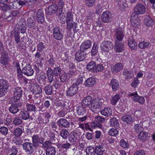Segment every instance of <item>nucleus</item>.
Listing matches in <instances>:
<instances>
[{
	"mask_svg": "<svg viewBox=\"0 0 155 155\" xmlns=\"http://www.w3.org/2000/svg\"><path fill=\"white\" fill-rule=\"evenodd\" d=\"M23 95V91L20 87H16L14 91L13 97L11 100V103L17 105L18 106H21L23 103L20 99Z\"/></svg>",
	"mask_w": 155,
	"mask_h": 155,
	"instance_id": "nucleus-1",
	"label": "nucleus"
},
{
	"mask_svg": "<svg viewBox=\"0 0 155 155\" xmlns=\"http://www.w3.org/2000/svg\"><path fill=\"white\" fill-rule=\"evenodd\" d=\"M32 143L35 148L41 147V144L45 141V139L43 137L37 134H34L31 137Z\"/></svg>",
	"mask_w": 155,
	"mask_h": 155,
	"instance_id": "nucleus-2",
	"label": "nucleus"
},
{
	"mask_svg": "<svg viewBox=\"0 0 155 155\" xmlns=\"http://www.w3.org/2000/svg\"><path fill=\"white\" fill-rule=\"evenodd\" d=\"M9 87L8 81L5 79H0V97L4 96L7 93Z\"/></svg>",
	"mask_w": 155,
	"mask_h": 155,
	"instance_id": "nucleus-3",
	"label": "nucleus"
},
{
	"mask_svg": "<svg viewBox=\"0 0 155 155\" xmlns=\"http://www.w3.org/2000/svg\"><path fill=\"white\" fill-rule=\"evenodd\" d=\"M81 134L78 130L71 131L68 137L69 142L74 144L78 142L80 138Z\"/></svg>",
	"mask_w": 155,
	"mask_h": 155,
	"instance_id": "nucleus-4",
	"label": "nucleus"
},
{
	"mask_svg": "<svg viewBox=\"0 0 155 155\" xmlns=\"http://www.w3.org/2000/svg\"><path fill=\"white\" fill-rule=\"evenodd\" d=\"M146 11L145 6L142 4H137L135 6L134 9V12L132 14L137 15L144 14Z\"/></svg>",
	"mask_w": 155,
	"mask_h": 155,
	"instance_id": "nucleus-5",
	"label": "nucleus"
},
{
	"mask_svg": "<svg viewBox=\"0 0 155 155\" xmlns=\"http://www.w3.org/2000/svg\"><path fill=\"white\" fill-rule=\"evenodd\" d=\"M103 100L98 98L94 99L92 101L91 110L93 112H95L96 110L99 109L102 105Z\"/></svg>",
	"mask_w": 155,
	"mask_h": 155,
	"instance_id": "nucleus-6",
	"label": "nucleus"
},
{
	"mask_svg": "<svg viewBox=\"0 0 155 155\" xmlns=\"http://www.w3.org/2000/svg\"><path fill=\"white\" fill-rule=\"evenodd\" d=\"M23 150L27 155H33L34 149L33 148V145L32 143L29 142H25L22 145Z\"/></svg>",
	"mask_w": 155,
	"mask_h": 155,
	"instance_id": "nucleus-7",
	"label": "nucleus"
},
{
	"mask_svg": "<svg viewBox=\"0 0 155 155\" xmlns=\"http://www.w3.org/2000/svg\"><path fill=\"white\" fill-rule=\"evenodd\" d=\"M114 47L113 43L110 41H104L101 45V48L104 52H108Z\"/></svg>",
	"mask_w": 155,
	"mask_h": 155,
	"instance_id": "nucleus-8",
	"label": "nucleus"
},
{
	"mask_svg": "<svg viewBox=\"0 0 155 155\" xmlns=\"http://www.w3.org/2000/svg\"><path fill=\"white\" fill-rule=\"evenodd\" d=\"M78 90V87L77 84L73 83L70 87L68 88L66 91L67 95L68 97H71L77 93Z\"/></svg>",
	"mask_w": 155,
	"mask_h": 155,
	"instance_id": "nucleus-9",
	"label": "nucleus"
},
{
	"mask_svg": "<svg viewBox=\"0 0 155 155\" xmlns=\"http://www.w3.org/2000/svg\"><path fill=\"white\" fill-rule=\"evenodd\" d=\"M53 34L54 38L58 40H61L64 37L63 33L58 27H55L53 29Z\"/></svg>",
	"mask_w": 155,
	"mask_h": 155,
	"instance_id": "nucleus-10",
	"label": "nucleus"
},
{
	"mask_svg": "<svg viewBox=\"0 0 155 155\" xmlns=\"http://www.w3.org/2000/svg\"><path fill=\"white\" fill-rule=\"evenodd\" d=\"M101 18L102 21L105 23L111 22L113 19L112 14L108 11L104 12L101 15Z\"/></svg>",
	"mask_w": 155,
	"mask_h": 155,
	"instance_id": "nucleus-11",
	"label": "nucleus"
},
{
	"mask_svg": "<svg viewBox=\"0 0 155 155\" xmlns=\"http://www.w3.org/2000/svg\"><path fill=\"white\" fill-rule=\"evenodd\" d=\"M124 36L123 31L121 28H119L117 29L115 31L114 38L115 39V41H122Z\"/></svg>",
	"mask_w": 155,
	"mask_h": 155,
	"instance_id": "nucleus-12",
	"label": "nucleus"
},
{
	"mask_svg": "<svg viewBox=\"0 0 155 155\" xmlns=\"http://www.w3.org/2000/svg\"><path fill=\"white\" fill-rule=\"evenodd\" d=\"M114 44V49L117 52H121L124 50V45L121 41H115Z\"/></svg>",
	"mask_w": 155,
	"mask_h": 155,
	"instance_id": "nucleus-13",
	"label": "nucleus"
},
{
	"mask_svg": "<svg viewBox=\"0 0 155 155\" xmlns=\"http://www.w3.org/2000/svg\"><path fill=\"white\" fill-rule=\"evenodd\" d=\"M132 14L131 18V23L132 26L135 28L138 27L140 25V21L138 20L137 15Z\"/></svg>",
	"mask_w": 155,
	"mask_h": 155,
	"instance_id": "nucleus-14",
	"label": "nucleus"
},
{
	"mask_svg": "<svg viewBox=\"0 0 155 155\" xmlns=\"http://www.w3.org/2000/svg\"><path fill=\"white\" fill-rule=\"evenodd\" d=\"M32 92L35 94H40L42 91L41 87L37 84H35L31 88Z\"/></svg>",
	"mask_w": 155,
	"mask_h": 155,
	"instance_id": "nucleus-15",
	"label": "nucleus"
},
{
	"mask_svg": "<svg viewBox=\"0 0 155 155\" xmlns=\"http://www.w3.org/2000/svg\"><path fill=\"white\" fill-rule=\"evenodd\" d=\"M57 124L60 127L68 128L70 126V123L66 119L61 118L57 121Z\"/></svg>",
	"mask_w": 155,
	"mask_h": 155,
	"instance_id": "nucleus-16",
	"label": "nucleus"
},
{
	"mask_svg": "<svg viewBox=\"0 0 155 155\" xmlns=\"http://www.w3.org/2000/svg\"><path fill=\"white\" fill-rule=\"evenodd\" d=\"M110 85L113 91H116L119 88V82L117 80L115 79H112L111 80Z\"/></svg>",
	"mask_w": 155,
	"mask_h": 155,
	"instance_id": "nucleus-17",
	"label": "nucleus"
},
{
	"mask_svg": "<svg viewBox=\"0 0 155 155\" xmlns=\"http://www.w3.org/2000/svg\"><path fill=\"white\" fill-rule=\"evenodd\" d=\"M47 13L49 15H51L54 13H56L58 11V7L56 4H53L49 6L48 8Z\"/></svg>",
	"mask_w": 155,
	"mask_h": 155,
	"instance_id": "nucleus-18",
	"label": "nucleus"
},
{
	"mask_svg": "<svg viewBox=\"0 0 155 155\" xmlns=\"http://www.w3.org/2000/svg\"><path fill=\"white\" fill-rule=\"evenodd\" d=\"M91 45V42L90 40H87L82 44L80 46L81 51H84L90 48Z\"/></svg>",
	"mask_w": 155,
	"mask_h": 155,
	"instance_id": "nucleus-19",
	"label": "nucleus"
},
{
	"mask_svg": "<svg viewBox=\"0 0 155 155\" xmlns=\"http://www.w3.org/2000/svg\"><path fill=\"white\" fill-rule=\"evenodd\" d=\"M86 55L84 51H78L75 54V58L78 61H81L84 59Z\"/></svg>",
	"mask_w": 155,
	"mask_h": 155,
	"instance_id": "nucleus-20",
	"label": "nucleus"
},
{
	"mask_svg": "<svg viewBox=\"0 0 155 155\" xmlns=\"http://www.w3.org/2000/svg\"><path fill=\"white\" fill-rule=\"evenodd\" d=\"M92 97L91 96H87L82 99L81 101L82 106H89L92 103Z\"/></svg>",
	"mask_w": 155,
	"mask_h": 155,
	"instance_id": "nucleus-21",
	"label": "nucleus"
},
{
	"mask_svg": "<svg viewBox=\"0 0 155 155\" xmlns=\"http://www.w3.org/2000/svg\"><path fill=\"white\" fill-rule=\"evenodd\" d=\"M21 117L22 119L27 120L29 118L30 115L28 111L24 108H23L21 110Z\"/></svg>",
	"mask_w": 155,
	"mask_h": 155,
	"instance_id": "nucleus-22",
	"label": "nucleus"
},
{
	"mask_svg": "<svg viewBox=\"0 0 155 155\" xmlns=\"http://www.w3.org/2000/svg\"><path fill=\"white\" fill-rule=\"evenodd\" d=\"M44 14L42 10L39 9L37 13V20L38 22L42 23L45 21Z\"/></svg>",
	"mask_w": 155,
	"mask_h": 155,
	"instance_id": "nucleus-23",
	"label": "nucleus"
},
{
	"mask_svg": "<svg viewBox=\"0 0 155 155\" xmlns=\"http://www.w3.org/2000/svg\"><path fill=\"white\" fill-rule=\"evenodd\" d=\"M105 65L104 63L99 64L96 65L95 62L91 61L87 64V68H104Z\"/></svg>",
	"mask_w": 155,
	"mask_h": 155,
	"instance_id": "nucleus-24",
	"label": "nucleus"
},
{
	"mask_svg": "<svg viewBox=\"0 0 155 155\" xmlns=\"http://www.w3.org/2000/svg\"><path fill=\"white\" fill-rule=\"evenodd\" d=\"M95 153L97 155H103L105 151L104 147L102 145H99L95 146Z\"/></svg>",
	"mask_w": 155,
	"mask_h": 155,
	"instance_id": "nucleus-25",
	"label": "nucleus"
},
{
	"mask_svg": "<svg viewBox=\"0 0 155 155\" xmlns=\"http://www.w3.org/2000/svg\"><path fill=\"white\" fill-rule=\"evenodd\" d=\"M10 60L8 55L6 53H3L2 54L1 58V63L3 65H7Z\"/></svg>",
	"mask_w": 155,
	"mask_h": 155,
	"instance_id": "nucleus-26",
	"label": "nucleus"
},
{
	"mask_svg": "<svg viewBox=\"0 0 155 155\" xmlns=\"http://www.w3.org/2000/svg\"><path fill=\"white\" fill-rule=\"evenodd\" d=\"M12 104L9 108V110L10 113L13 114H16L19 110V109L18 107L21 106H18L17 105L15 104L12 103Z\"/></svg>",
	"mask_w": 155,
	"mask_h": 155,
	"instance_id": "nucleus-27",
	"label": "nucleus"
},
{
	"mask_svg": "<svg viewBox=\"0 0 155 155\" xmlns=\"http://www.w3.org/2000/svg\"><path fill=\"white\" fill-rule=\"evenodd\" d=\"M144 22L147 27H151L154 24V21L149 15L147 16L144 19Z\"/></svg>",
	"mask_w": 155,
	"mask_h": 155,
	"instance_id": "nucleus-28",
	"label": "nucleus"
},
{
	"mask_svg": "<svg viewBox=\"0 0 155 155\" xmlns=\"http://www.w3.org/2000/svg\"><path fill=\"white\" fill-rule=\"evenodd\" d=\"M45 114V122H44L43 121V120L41 118H39V120L40 121L39 123H44V124H46L48 123L49 121L50 118L51 117V111L49 110L48 111H47L46 112L44 113Z\"/></svg>",
	"mask_w": 155,
	"mask_h": 155,
	"instance_id": "nucleus-29",
	"label": "nucleus"
},
{
	"mask_svg": "<svg viewBox=\"0 0 155 155\" xmlns=\"http://www.w3.org/2000/svg\"><path fill=\"white\" fill-rule=\"evenodd\" d=\"M123 75L127 80L130 79L134 76L133 72L130 71L127 69L124 70Z\"/></svg>",
	"mask_w": 155,
	"mask_h": 155,
	"instance_id": "nucleus-30",
	"label": "nucleus"
},
{
	"mask_svg": "<svg viewBox=\"0 0 155 155\" xmlns=\"http://www.w3.org/2000/svg\"><path fill=\"white\" fill-rule=\"evenodd\" d=\"M23 129L19 127H17L15 129L13 132V135L15 137H20L21 136L23 133Z\"/></svg>",
	"mask_w": 155,
	"mask_h": 155,
	"instance_id": "nucleus-31",
	"label": "nucleus"
},
{
	"mask_svg": "<svg viewBox=\"0 0 155 155\" xmlns=\"http://www.w3.org/2000/svg\"><path fill=\"white\" fill-rule=\"evenodd\" d=\"M101 114L103 115L108 116L112 114V110L110 108L106 107L101 111Z\"/></svg>",
	"mask_w": 155,
	"mask_h": 155,
	"instance_id": "nucleus-32",
	"label": "nucleus"
},
{
	"mask_svg": "<svg viewBox=\"0 0 155 155\" xmlns=\"http://www.w3.org/2000/svg\"><path fill=\"white\" fill-rule=\"evenodd\" d=\"M128 45L131 49L135 50L136 48L137 44L133 38H129L128 39Z\"/></svg>",
	"mask_w": 155,
	"mask_h": 155,
	"instance_id": "nucleus-33",
	"label": "nucleus"
},
{
	"mask_svg": "<svg viewBox=\"0 0 155 155\" xmlns=\"http://www.w3.org/2000/svg\"><path fill=\"white\" fill-rule=\"evenodd\" d=\"M66 23L67 24V27L69 31H71L73 28H74L73 29L74 31L76 29L77 27V25L73 21H66Z\"/></svg>",
	"mask_w": 155,
	"mask_h": 155,
	"instance_id": "nucleus-34",
	"label": "nucleus"
},
{
	"mask_svg": "<svg viewBox=\"0 0 155 155\" xmlns=\"http://www.w3.org/2000/svg\"><path fill=\"white\" fill-rule=\"evenodd\" d=\"M96 83L95 79L93 78H89L85 81V86L87 87L93 86Z\"/></svg>",
	"mask_w": 155,
	"mask_h": 155,
	"instance_id": "nucleus-35",
	"label": "nucleus"
},
{
	"mask_svg": "<svg viewBox=\"0 0 155 155\" xmlns=\"http://www.w3.org/2000/svg\"><path fill=\"white\" fill-rule=\"evenodd\" d=\"M110 125L112 127H114L116 129L119 127V123L118 120L115 118H113L110 120Z\"/></svg>",
	"mask_w": 155,
	"mask_h": 155,
	"instance_id": "nucleus-36",
	"label": "nucleus"
},
{
	"mask_svg": "<svg viewBox=\"0 0 155 155\" xmlns=\"http://www.w3.org/2000/svg\"><path fill=\"white\" fill-rule=\"evenodd\" d=\"M69 133L68 131L66 129H63L60 132V135L64 139L66 140L69 136Z\"/></svg>",
	"mask_w": 155,
	"mask_h": 155,
	"instance_id": "nucleus-37",
	"label": "nucleus"
},
{
	"mask_svg": "<svg viewBox=\"0 0 155 155\" xmlns=\"http://www.w3.org/2000/svg\"><path fill=\"white\" fill-rule=\"evenodd\" d=\"M121 119L123 121L126 122L127 124H130L132 121V117L129 115L123 116Z\"/></svg>",
	"mask_w": 155,
	"mask_h": 155,
	"instance_id": "nucleus-38",
	"label": "nucleus"
},
{
	"mask_svg": "<svg viewBox=\"0 0 155 155\" xmlns=\"http://www.w3.org/2000/svg\"><path fill=\"white\" fill-rule=\"evenodd\" d=\"M56 150L53 147H49L47 148L46 150V155H55Z\"/></svg>",
	"mask_w": 155,
	"mask_h": 155,
	"instance_id": "nucleus-39",
	"label": "nucleus"
},
{
	"mask_svg": "<svg viewBox=\"0 0 155 155\" xmlns=\"http://www.w3.org/2000/svg\"><path fill=\"white\" fill-rule=\"evenodd\" d=\"M77 112L79 116H83L86 114L85 110L83 106H78L77 107Z\"/></svg>",
	"mask_w": 155,
	"mask_h": 155,
	"instance_id": "nucleus-40",
	"label": "nucleus"
},
{
	"mask_svg": "<svg viewBox=\"0 0 155 155\" xmlns=\"http://www.w3.org/2000/svg\"><path fill=\"white\" fill-rule=\"evenodd\" d=\"M12 123L15 126H17L21 125L23 123V121L20 117H17L13 118Z\"/></svg>",
	"mask_w": 155,
	"mask_h": 155,
	"instance_id": "nucleus-41",
	"label": "nucleus"
},
{
	"mask_svg": "<svg viewBox=\"0 0 155 155\" xmlns=\"http://www.w3.org/2000/svg\"><path fill=\"white\" fill-rule=\"evenodd\" d=\"M26 107L27 109V110L28 111H34V112H35L36 111L37 108L35 104L33 105L28 103L26 104Z\"/></svg>",
	"mask_w": 155,
	"mask_h": 155,
	"instance_id": "nucleus-42",
	"label": "nucleus"
},
{
	"mask_svg": "<svg viewBox=\"0 0 155 155\" xmlns=\"http://www.w3.org/2000/svg\"><path fill=\"white\" fill-rule=\"evenodd\" d=\"M22 72L23 73L28 76L32 75L34 72L32 68H22Z\"/></svg>",
	"mask_w": 155,
	"mask_h": 155,
	"instance_id": "nucleus-43",
	"label": "nucleus"
},
{
	"mask_svg": "<svg viewBox=\"0 0 155 155\" xmlns=\"http://www.w3.org/2000/svg\"><path fill=\"white\" fill-rule=\"evenodd\" d=\"M95 148L93 147H88L86 149V155H95Z\"/></svg>",
	"mask_w": 155,
	"mask_h": 155,
	"instance_id": "nucleus-44",
	"label": "nucleus"
},
{
	"mask_svg": "<svg viewBox=\"0 0 155 155\" xmlns=\"http://www.w3.org/2000/svg\"><path fill=\"white\" fill-rule=\"evenodd\" d=\"M12 141L17 146H19L22 145L23 140L19 137H14L12 139Z\"/></svg>",
	"mask_w": 155,
	"mask_h": 155,
	"instance_id": "nucleus-45",
	"label": "nucleus"
},
{
	"mask_svg": "<svg viewBox=\"0 0 155 155\" xmlns=\"http://www.w3.org/2000/svg\"><path fill=\"white\" fill-rule=\"evenodd\" d=\"M46 77L45 74H42L40 75L37 79L39 83L42 85H45L46 82Z\"/></svg>",
	"mask_w": 155,
	"mask_h": 155,
	"instance_id": "nucleus-46",
	"label": "nucleus"
},
{
	"mask_svg": "<svg viewBox=\"0 0 155 155\" xmlns=\"http://www.w3.org/2000/svg\"><path fill=\"white\" fill-rule=\"evenodd\" d=\"M58 6L60 7L58 9V11L57 12V15L59 16L61 15L62 12V9L64 5V2L62 0H60L58 3Z\"/></svg>",
	"mask_w": 155,
	"mask_h": 155,
	"instance_id": "nucleus-47",
	"label": "nucleus"
},
{
	"mask_svg": "<svg viewBox=\"0 0 155 155\" xmlns=\"http://www.w3.org/2000/svg\"><path fill=\"white\" fill-rule=\"evenodd\" d=\"M150 43L149 42L146 41H141L140 42L138 46L141 49H144L147 48L149 46Z\"/></svg>",
	"mask_w": 155,
	"mask_h": 155,
	"instance_id": "nucleus-48",
	"label": "nucleus"
},
{
	"mask_svg": "<svg viewBox=\"0 0 155 155\" xmlns=\"http://www.w3.org/2000/svg\"><path fill=\"white\" fill-rule=\"evenodd\" d=\"M98 47L95 44H94L92 47V50L91 51V55L93 58H95V57L96 56L98 53Z\"/></svg>",
	"mask_w": 155,
	"mask_h": 155,
	"instance_id": "nucleus-49",
	"label": "nucleus"
},
{
	"mask_svg": "<svg viewBox=\"0 0 155 155\" xmlns=\"http://www.w3.org/2000/svg\"><path fill=\"white\" fill-rule=\"evenodd\" d=\"M120 98V96L119 94H116L113 97L111 100L112 104L115 105Z\"/></svg>",
	"mask_w": 155,
	"mask_h": 155,
	"instance_id": "nucleus-50",
	"label": "nucleus"
},
{
	"mask_svg": "<svg viewBox=\"0 0 155 155\" xmlns=\"http://www.w3.org/2000/svg\"><path fill=\"white\" fill-rule=\"evenodd\" d=\"M148 136V133L144 131L141 132L138 135V138L140 140H144L147 138Z\"/></svg>",
	"mask_w": 155,
	"mask_h": 155,
	"instance_id": "nucleus-51",
	"label": "nucleus"
},
{
	"mask_svg": "<svg viewBox=\"0 0 155 155\" xmlns=\"http://www.w3.org/2000/svg\"><path fill=\"white\" fill-rule=\"evenodd\" d=\"M19 32L18 30H15L14 31V38L15 41L17 44L20 42V37L19 36Z\"/></svg>",
	"mask_w": 155,
	"mask_h": 155,
	"instance_id": "nucleus-52",
	"label": "nucleus"
},
{
	"mask_svg": "<svg viewBox=\"0 0 155 155\" xmlns=\"http://www.w3.org/2000/svg\"><path fill=\"white\" fill-rule=\"evenodd\" d=\"M58 146L59 148L68 149L70 148L71 144L69 143L66 142L64 143L58 144Z\"/></svg>",
	"mask_w": 155,
	"mask_h": 155,
	"instance_id": "nucleus-53",
	"label": "nucleus"
},
{
	"mask_svg": "<svg viewBox=\"0 0 155 155\" xmlns=\"http://www.w3.org/2000/svg\"><path fill=\"white\" fill-rule=\"evenodd\" d=\"M52 87L51 85H46L45 88V93L48 95L51 94L52 93Z\"/></svg>",
	"mask_w": 155,
	"mask_h": 155,
	"instance_id": "nucleus-54",
	"label": "nucleus"
},
{
	"mask_svg": "<svg viewBox=\"0 0 155 155\" xmlns=\"http://www.w3.org/2000/svg\"><path fill=\"white\" fill-rule=\"evenodd\" d=\"M120 146L124 148H128L129 145L127 142H126L124 139H122L120 142Z\"/></svg>",
	"mask_w": 155,
	"mask_h": 155,
	"instance_id": "nucleus-55",
	"label": "nucleus"
},
{
	"mask_svg": "<svg viewBox=\"0 0 155 155\" xmlns=\"http://www.w3.org/2000/svg\"><path fill=\"white\" fill-rule=\"evenodd\" d=\"M118 130L116 128H112L108 132L109 135L112 136H116L118 134Z\"/></svg>",
	"mask_w": 155,
	"mask_h": 155,
	"instance_id": "nucleus-56",
	"label": "nucleus"
},
{
	"mask_svg": "<svg viewBox=\"0 0 155 155\" xmlns=\"http://www.w3.org/2000/svg\"><path fill=\"white\" fill-rule=\"evenodd\" d=\"M27 24L30 27H33L35 25V20L33 18H28L27 20Z\"/></svg>",
	"mask_w": 155,
	"mask_h": 155,
	"instance_id": "nucleus-57",
	"label": "nucleus"
},
{
	"mask_svg": "<svg viewBox=\"0 0 155 155\" xmlns=\"http://www.w3.org/2000/svg\"><path fill=\"white\" fill-rule=\"evenodd\" d=\"M52 143L50 140H46L45 141L43 142V143L41 144V147L43 148H48V147H51Z\"/></svg>",
	"mask_w": 155,
	"mask_h": 155,
	"instance_id": "nucleus-58",
	"label": "nucleus"
},
{
	"mask_svg": "<svg viewBox=\"0 0 155 155\" xmlns=\"http://www.w3.org/2000/svg\"><path fill=\"white\" fill-rule=\"evenodd\" d=\"M91 125L92 128H94L95 127H98L102 128V126L96 120L93 121L91 124Z\"/></svg>",
	"mask_w": 155,
	"mask_h": 155,
	"instance_id": "nucleus-59",
	"label": "nucleus"
},
{
	"mask_svg": "<svg viewBox=\"0 0 155 155\" xmlns=\"http://www.w3.org/2000/svg\"><path fill=\"white\" fill-rule=\"evenodd\" d=\"M9 151L11 152L10 155H17L18 152V149L16 146H13L12 147L9 149Z\"/></svg>",
	"mask_w": 155,
	"mask_h": 155,
	"instance_id": "nucleus-60",
	"label": "nucleus"
},
{
	"mask_svg": "<svg viewBox=\"0 0 155 155\" xmlns=\"http://www.w3.org/2000/svg\"><path fill=\"white\" fill-rule=\"evenodd\" d=\"M73 15L71 12H68L66 15V21H73Z\"/></svg>",
	"mask_w": 155,
	"mask_h": 155,
	"instance_id": "nucleus-61",
	"label": "nucleus"
},
{
	"mask_svg": "<svg viewBox=\"0 0 155 155\" xmlns=\"http://www.w3.org/2000/svg\"><path fill=\"white\" fill-rule=\"evenodd\" d=\"M66 106L65 102L62 101L59 102L56 104V106L61 109H64Z\"/></svg>",
	"mask_w": 155,
	"mask_h": 155,
	"instance_id": "nucleus-62",
	"label": "nucleus"
},
{
	"mask_svg": "<svg viewBox=\"0 0 155 155\" xmlns=\"http://www.w3.org/2000/svg\"><path fill=\"white\" fill-rule=\"evenodd\" d=\"M8 129L7 128L5 127H0V132L5 135L8 134Z\"/></svg>",
	"mask_w": 155,
	"mask_h": 155,
	"instance_id": "nucleus-63",
	"label": "nucleus"
},
{
	"mask_svg": "<svg viewBox=\"0 0 155 155\" xmlns=\"http://www.w3.org/2000/svg\"><path fill=\"white\" fill-rule=\"evenodd\" d=\"M95 0H85V3L89 7H91L94 4Z\"/></svg>",
	"mask_w": 155,
	"mask_h": 155,
	"instance_id": "nucleus-64",
	"label": "nucleus"
}]
</instances>
